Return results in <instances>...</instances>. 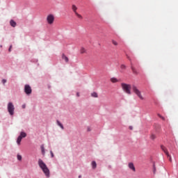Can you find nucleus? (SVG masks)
I'll use <instances>...</instances> for the list:
<instances>
[{"instance_id": "obj_1", "label": "nucleus", "mask_w": 178, "mask_h": 178, "mask_svg": "<svg viewBox=\"0 0 178 178\" xmlns=\"http://www.w3.org/2000/svg\"><path fill=\"white\" fill-rule=\"evenodd\" d=\"M38 165L42 169V172L44 173L45 176H47V177H49V169H48L47 164H45V163L41 160V159L38 160Z\"/></svg>"}, {"instance_id": "obj_2", "label": "nucleus", "mask_w": 178, "mask_h": 178, "mask_svg": "<svg viewBox=\"0 0 178 178\" xmlns=\"http://www.w3.org/2000/svg\"><path fill=\"white\" fill-rule=\"evenodd\" d=\"M121 87L126 94L131 95V85L127 83H121Z\"/></svg>"}, {"instance_id": "obj_3", "label": "nucleus", "mask_w": 178, "mask_h": 178, "mask_svg": "<svg viewBox=\"0 0 178 178\" xmlns=\"http://www.w3.org/2000/svg\"><path fill=\"white\" fill-rule=\"evenodd\" d=\"M132 90L137 95V97H138V98L141 99V101H144L145 99L141 94V91H140V90H138V88H137L136 86H132Z\"/></svg>"}, {"instance_id": "obj_4", "label": "nucleus", "mask_w": 178, "mask_h": 178, "mask_svg": "<svg viewBox=\"0 0 178 178\" xmlns=\"http://www.w3.org/2000/svg\"><path fill=\"white\" fill-rule=\"evenodd\" d=\"M8 111L10 113L11 116H13L15 115V106L13 105V103L9 102L8 104Z\"/></svg>"}, {"instance_id": "obj_5", "label": "nucleus", "mask_w": 178, "mask_h": 178, "mask_svg": "<svg viewBox=\"0 0 178 178\" xmlns=\"http://www.w3.org/2000/svg\"><path fill=\"white\" fill-rule=\"evenodd\" d=\"M46 20L48 24H54V22H55V15H54L53 14L48 15Z\"/></svg>"}, {"instance_id": "obj_6", "label": "nucleus", "mask_w": 178, "mask_h": 178, "mask_svg": "<svg viewBox=\"0 0 178 178\" xmlns=\"http://www.w3.org/2000/svg\"><path fill=\"white\" fill-rule=\"evenodd\" d=\"M161 148L162 151H163V152L165 154L166 156L168 158L170 162H172V156H170V154H169L168 148H166V147H165L164 145H161Z\"/></svg>"}, {"instance_id": "obj_7", "label": "nucleus", "mask_w": 178, "mask_h": 178, "mask_svg": "<svg viewBox=\"0 0 178 178\" xmlns=\"http://www.w3.org/2000/svg\"><path fill=\"white\" fill-rule=\"evenodd\" d=\"M24 92L27 95H30V94L32 92L31 87H30L29 85H25Z\"/></svg>"}, {"instance_id": "obj_8", "label": "nucleus", "mask_w": 178, "mask_h": 178, "mask_svg": "<svg viewBox=\"0 0 178 178\" xmlns=\"http://www.w3.org/2000/svg\"><path fill=\"white\" fill-rule=\"evenodd\" d=\"M128 167H129V169H131V170H132L133 172H136V167H134V164L133 163H129Z\"/></svg>"}, {"instance_id": "obj_9", "label": "nucleus", "mask_w": 178, "mask_h": 178, "mask_svg": "<svg viewBox=\"0 0 178 178\" xmlns=\"http://www.w3.org/2000/svg\"><path fill=\"white\" fill-rule=\"evenodd\" d=\"M72 10L74 12V15L77 13V6H76V5L73 4L72 6Z\"/></svg>"}, {"instance_id": "obj_10", "label": "nucleus", "mask_w": 178, "mask_h": 178, "mask_svg": "<svg viewBox=\"0 0 178 178\" xmlns=\"http://www.w3.org/2000/svg\"><path fill=\"white\" fill-rule=\"evenodd\" d=\"M19 137H22V138L23 139V138L27 137V134H26V132H21Z\"/></svg>"}, {"instance_id": "obj_11", "label": "nucleus", "mask_w": 178, "mask_h": 178, "mask_svg": "<svg viewBox=\"0 0 178 178\" xmlns=\"http://www.w3.org/2000/svg\"><path fill=\"white\" fill-rule=\"evenodd\" d=\"M10 24L12 26V27H16V22H15L13 19L10 20Z\"/></svg>"}, {"instance_id": "obj_12", "label": "nucleus", "mask_w": 178, "mask_h": 178, "mask_svg": "<svg viewBox=\"0 0 178 178\" xmlns=\"http://www.w3.org/2000/svg\"><path fill=\"white\" fill-rule=\"evenodd\" d=\"M131 69L134 73V74H138V72H137V70L133 66H131Z\"/></svg>"}, {"instance_id": "obj_13", "label": "nucleus", "mask_w": 178, "mask_h": 178, "mask_svg": "<svg viewBox=\"0 0 178 178\" xmlns=\"http://www.w3.org/2000/svg\"><path fill=\"white\" fill-rule=\"evenodd\" d=\"M40 149L42 151V155H45V148L44 147V145H41Z\"/></svg>"}, {"instance_id": "obj_14", "label": "nucleus", "mask_w": 178, "mask_h": 178, "mask_svg": "<svg viewBox=\"0 0 178 178\" xmlns=\"http://www.w3.org/2000/svg\"><path fill=\"white\" fill-rule=\"evenodd\" d=\"M62 59H64L67 63L69 62V58H67V56H66L65 54L62 55Z\"/></svg>"}, {"instance_id": "obj_15", "label": "nucleus", "mask_w": 178, "mask_h": 178, "mask_svg": "<svg viewBox=\"0 0 178 178\" xmlns=\"http://www.w3.org/2000/svg\"><path fill=\"white\" fill-rule=\"evenodd\" d=\"M22 136H18L17 139V143L18 144V145H20V143H22Z\"/></svg>"}, {"instance_id": "obj_16", "label": "nucleus", "mask_w": 178, "mask_h": 178, "mask_svg": "<svg viewBox=\"0 0 178 178\" xmlns=\"http://www.w3.org/2000/svg\"><path fill=\"white\" fill-rule=\"evenodd\" d=\"M91 97H93V98H98V94L95 92H93L91 93Z\"/></svg>"}, {"instance_id": "obj_17", "label": "nucleus", "mask_w": 178, "mask_h": 178, "mask_svg": "<svg viewBox=\"0 0 178 178\" xmlns=\"http://www.w3.org/2000/svg\"><path fill=\"white\" fill-rule=\"evenodd\" d=\"M57 124H58V126H59L60 127V129H62V130H63V129H65L63 127V124H62V123H60V122H59V120H57Z\"/></svg>"}, {"instance_id": "obj_18", "label": "nucleus", "mask_w": 178, "mask_h": 178, "mask_svg": "<svg viewBox=\"0 0 178 178\" xmlns=\"http://www.w3.org/2000/svg\"><path fill=\"white\" fill-rule=\"evenodd\" d=\"M92 169L97 168V163L95 161L92 162Z\"/></svg>"}, {"instance_id": "obj_19", "label": "nucleus", "mask_w": 178, "mask_h": 178, "mask_svg": "<svg viewBox=\"0 0 178 178\" xmlns=\"http://www.w3.org/2000/svg\"><path fill=\"white\" fill-rule=\"evenodd\" d=\"M75 15L76 16V17H77L78 19H83V16H82L81 15L79 14V13H75Z\"/></svg>"}, {"instance_id": "obj_20", "label": "nucleus", "mask_w": 178, "mask_h": 178, "mask_svg": "<svg viewBox=\"0 0 178 178\" xmlns=\"http://www.w3.org/2000/svg\"><path fill=\"white\" fill-rule=\"evenodd\" d=\"M86 50L84 47H81L80 49V54H86Z\"/></svg>"}, {"instance_id": "obj_21", "label": "nucleus", "mask_w": 178, "mask_h": 178, "mask_svg": "<svg viewBox=\"0 0 178 178\" xmlns=\"http://www.w3.org/2000/svg\"><path fill=\"white\" fill-rule=\"evenodd\" d=\"M118 79H116V78H111V83H118Z\"/></svg>"}, {"instance_id": "obj_22", "label": "nucleus", "mask_w": 178, "mask_h": 178, "mask_svg": "<svg viewBox=\"0 0 178 178\" xmlns=\"http://www.w3.org/2000/svg\"><path fill=\"white\" fill-rule=\"evenodd\" d=\"M157 116H159V118H160V119H161L162 120H166L165 117L162 116L161 114H158Z\"/></svg>"}, {"instance_id": "obj_23", "label": "nucleus", "mask_w": 178, "mask_h": 178, "mask_svg": "<svg viewBox=\"0 0 178 178\" xmlns=\"http://www.w3.org/2000/svg\"><path fill=\"white\" fill-rule=\"evenodd\" d=\"M150 138L151 140H155V138H156V136L155 134H152L150 136Z\"/></svg>"}, {"instance_id": "obj_24", "label": "nucleus", "mask_w": 178, "mask_h": 178, "mask_svg": "<svg viewBox=\"0 0 178 178\" xmlns=\"http://www.w3.org/2000/svg\"><path fill=\"white\" fill-rule=\"evenodd\" d=\"M120 69H122V70H126V65H121V66H120Z\"/></svg>"}, {"instance_id": "obj_25", "label": "nucleus", "mask_w": 178, "mask_h": 178, "mask_svg": "<svg viewBox=\"0 0 178 178\" xmlns=\"http://www.w3.org/2000/svg\"><path fill=\"white\" fill-rule=\"evenodd\" d=\"M17 160H18V161H22V155L17 154Z\"/></svg>"}, {"instance_id": "obj_26", "label": "nucleus", "mask_w": 178, "mask_h": 178, "mask_svg": "<svg viewBox=\"0 0 178 178\" xmlns=\"http://www.w3.org/2000/svg\"><path fill=\"white\" fill-rule=\"evenodd\" d=\"M112 44H113V45H115V47L118 45V42H116L115 40H112Z\"/></svg>"}, {"instance_id": "obj_27", "label": "nucleus", "mask_w": 178, "mask_h": 178, "mask_svg": "<svg viewBox=\"0 0 178 178\" xmlns=\"http://www.w3.org/2000/svg\"><path fill=\"white\" fill-rule=\"evenodd\" d=\"M50 154H51V158H54V152H52V151H50Z\"/></svg>"}, {"instance_id": "obj_28", "label": "nucleus", "mask_w": 178, "mask_h": 178, "mask_svg": "<svg viewBox=\"0 0 178 178\" xmlns=\"http://www.w3.org/2000/svg\"><path fill=\"white\" fill-rule=\"evenodd\" d=\"M2 83H3V84H5V83H6V79H3Z\"/></svg>"}, {"instance_id": "obj_29", "label": "nucleus", "mask_w": 178, "mask_h": 178, "mask_svg": "<svg viewBox=\"0 0 178 178\" xmlns=\"http://www.w3.org/2000/svg\"><path fill=\"white\" fill-rule=\"evenodd\" d=\"M26 108V104H23L22 105V109H25Z\"/></svg>"}, {"instance_id": "obj_30", "label": "nucleus", "mask_w": 178, "mask_h": 178, "mask_svg": "<svg viewBox=\"0 0 178 178\" xmlns=\"http://www.w3.org/2000/svg\"><path fill=\"white\" fill-rule=\"evenodd\" d=\"M11 49H12V46H10L9 49H8L9 52H10Z\"/></svg>"}, {"instance_id": "obj_31", "label": "nucleus", "mask_w": 178, "mask_h": 178, "mask_svg": "<svg viewBox=\"0 0 178 178\" xmlns=\"http://www.w3.org/2000/svg\"><path fill=\"white\" fill-rule=\"evenodd\" d=\"M76 96H77V97H80V93L77 92V93H76Z\"/></svg>"}, {"instance_id": "obj_32", "label": "nucleus", "mask_w": 178, "mask_h": 178, "mask_svg": "<svg viewBox=\"0 0 178 178\" xmlns=\"http://www.w3.org/2000/svg\"><path fill=\"white\" fill-rule=\"evenodd\" d=\"M129 129H130V130H133V127H129Z\"/></svg>"}, {"instance_id": "obj_33", "label": "nucleus", "mask_w": 178, "mask_h": 178, "mask_svg": "<svg viewBox=\"0 0 178 178\" xmlns=\"http://www.w3.org/2000/svg\"><path fill=\"white\" fill-rule=\"evenodd\" d=\"M79 178H81V175H79Z\"/></svg>"}, {"instance_id": "obj_34", "label": "nucleus", "mask_w": 178, "mask_h": 178, "mask_svg": "<svg viewBox=\"0 0 178 178\" xmlns=\"http://www.w3.org/2000/svg\"><path fill=\"white\" fill-rule=\"evenodd\" d=\"M127 58H128V59H130V57L127 56Z\"/></svg>"}]
</instances>
